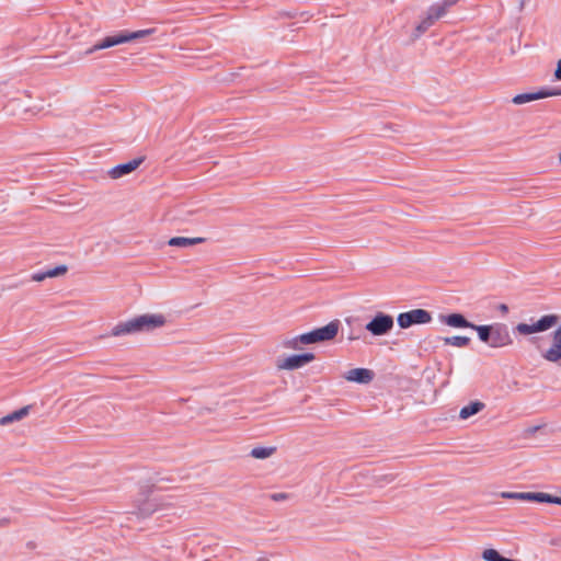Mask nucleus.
<instances>
[{
  "mask_svg": "<svg viewBox=\"0 0 561 561\" xmlns=\"http://www.w3.org/2000/svg\"><path fill=\"white\" fill-rule=\"evenodd\" d=\"M541 356L551 363L561 360V327L554 330L552 333V344L548 350L541 352Z\"/></svg>",
  "mask_w": 561,
  "mask_h": 561,
  "instance_id": "9b49d317",
  "label": "nucleus"
},
{
  "mask_svg": "<svg viewBox=\"0 0 561 561\" xmlns=\"http://www.w3.org/2000/svg\"><path fill=\"white\" fill-rule=\"evenodd\" d=\"M312 353L295 354L284 358H277L275 366L278 370H295L314 360Z\"/></svg>",
  "mask_w": 561,
  "mask_h": 561,
  "instance_id": "0eeeda50",
  "label": "nucleus"
},
{
  "mask_svg": "<svg viewBox=\"0 0 561 561\" xmlns=\"http://www.w3.org/2000/svg\"><path fill=\"white\" fill-rule=\"evenodd\" d=\"M554 77L558 80H561V59L557 64V69L554 71Z\"/></svg>",
  "mask_w": 561,
  "mask_h": 561,
  "instance_id": "c85d7f7f",
  "label": "nucleus"
},
{
  "mask_svg": "<svg viewBox=\"0 0 561 561\" xmlns=\"http://www.w3.org/2000/svg\"><path fill=\"white\" fill-rule=\"evenodd\" d=\"M204 241H205V239L201 238V237H196V238L173 237L168 241V244L170 247L188 248V247H193V245L203 243Z\"/></svg>",
  "mask_w": 561,
  "mask_h": 561,
  "instance_id": "dca6fc26",
  "label": "nucleus"
},
{
  "mask_svg": "<svg viewBox=\"0 0 561 561\" xmlns=\"http://www.w3.org/2000/svg\"><path fill=\"white\" fill-rule=\"evenodd\" d=\"M536 502H539V503H551V504L561 505V497L560 496L550 495V494L543 493V492H537Z\"/></svg>",
  "mask_w": 561,
  "mask_h": 561,
  "instance_id": "4be33fe9",
  "label": "nucleus"
},
{
  "mask_svg": "<svg viewBox=\"0 0 561 561\" xmlns=\"http://www.w3.org/2000/svg\"><path fill=\"white\" fill-rule=\"evenodd\" d=\"M442 321L451 328H469L473 327L472 322H469L460 313H450L442 318Z\"/></svg>",
  "mask_w": 561,
  "mask_h": 561,
  "instance_id": "4468645a",
  "label": "nucleus"
},
{
  "mask_svg": "<svg viewBox=\"0 0 561 561\" xmlns=\"http://www.w3.org/2000/svg\"><path fill=\"white\" fill-rule=\"evenodd\" d=\"M47 277H46V272H39V273H34L32 276H31V279L33 282H43L45 280Z\"/></svg>",
  "mask_w": 561,
  "mask_h": 561,
  "instance_id": "a878e982",
  "label": "nucleus"
},
{
  "mask_svg": "<svg viewBox=\"0 0 561 561\" xmlns=\"http://www.w3.org/2000/svg\"><path fill=\"white\" fill-rule=\"evenodd\" d=\"M445 345H451L456 347H466L470 343V339L468 336H447L442 339Z\"/></svg>",
  "mask_w": 561,
  "mask_h": 561,
  "instance_id": "aec40b11",
  "label": "nucleus"
},
{
  "mask_svg": "<svg viewBox=\"0 0 561 561\" xmlns=\"http://www.w3.org/2000/svg\"><path fill=\"white\" fill-rule=\"evenodd\" d=\"M500 310H501L502 312H507L508 308H507V306H506V305L502 304V305H500Z\"/></svg>",
  "mask_w": 561,
  "mask_h": 561,
  "instance_id": "c756f323",
  "label": "nucleus"
},
{
  "mask_svg": "<svg viewBox=\"0 0 561 561\" xmlns=\"http://www.w3.org/2000/svg\"><path fill=\"white\" fill-rule=\"evenodd\" d=\"M141 162H142V159L139 158V159L130 160L126 163L118 164L108 171V175L112 179H119V178L125 176V175L131 173L133 171H135L140 165Z\"/></svg>",
  "mask_w": 561,
  "mask_h": 561,
  "instance_id": "ddd939ff",
  "label": "nucleus"
},
{
  "mask_svg": "<svg viewBox=\"0 0 561 561\" xmlns=\"http://www.w3.org/2000/svg\"><path fill=\"white\" fill-rule=\"evenodd\" d=\"M501 497L508 500L530 501L536 502L537 492H502Z\"/></svg>",
  "mask_w": 561,
  "mask_h": 561,
  "instance_id": "a211bd4d",
  "label": "nucleus"
},
{
  "mask_svg": "<svg viewBox=\"0 0 561 561\" xmlns=\"http://www.w3.org/2000/svg\"><path fill=\"white\" fill-rule=\"evenodd\" d=\"M271 497H272L273 501L278 502V501L287 500L288 495L286 493H274V494H272Z\"/></svg>",
  "mask_w": 561,
  "mask_h": 561,
  "instance_id": "bb28decb",
  "label": "nucleus"
},
{
  "mask_svg": "<svg viewBox=\"0 0 561 561\" xmlns=\"http://www.w3.org/2000/svg\"><path fill=\"white\" fill-rule=\"evenodd\" d=\"M558 321L559 317L557 314H546L531 324L518 323L515 329L522 335H530L553 328Z\"/></svg>",
  "mask_w": 561,
  "mask_h": 561,
  "instance_id": "39448f33",
  "label": "nucleus"
},
{
  "mask_svg": "<svg viewBox=\"0 0 561 561\" xmlns=\"http://www.w3.org/2000/svg\"><path fill=\"white\" fill-rule=\"evenodd\" d=\"M344 378L350 382L366 385L374 379V373L367 368H353L344 375Z\"/></svg>",
  "mask_w": 561,
  "mask_h": 561,
  "instance_id": "f8f14e48",
  "label": "nucleus"
},
{
  "mask_svg": "<svg viewBox=\"0 0 561 561\" xmlns=\"http://www.w3.org/2000/svg\"><path fill=\"white\" fill-rule=\"evenodd\" d=\"M153 512H154V507H152V506L139 508V514L141 516H148V515H150Z\"/></svg>",
  "mask_w": 561,
  "mask_h": 561,
  "instance_id": "cd10ccee",
  "label": "nucleus"
},
{
  "mask_svg": "<svg viewBox=\"0 0 561 561\" xmlns=\"http://www.w3.org/2000/svg\"><path fill=\"white\" fill-rule=\"evenodd\" d=\"M445 15L444 8H439L436 3L431 5L425 15L421 19L420 23L415 26L414 38L420 37L425 33L434 23Z\"/></svg>",
  "mask_w": 561,
  "mask_h": 561,
  "instance_id": "6e6552de",
  "label": "nucleus"
},
{
  "mask_svg": "<svg viewBox=\"0 0 561 561\" xmlns=\"http://www.w3.org/2000/svg\"><path fill=\"white\" fill-rule=\"evenodd\" d=\"M431 320V313L424 309H413L407 312H401L397 318L398 325L401 329H408L414 324H425Z\"/></svg>",
  "mask_w": 561,
  "mask_h": 561,
  "instance_id": "423d86ee",
  "label": "nucleus"
},
{
  "mask_svg": "<svg viewBox=\"0 0 561 561\" xmlns=\"http://www.w3.org/2000/svg\"><path fill=\"white\" fill-rule=\"evenodd\" d=\"M356 339H357V337H355V336H350V337H348V340H350V341H353V340H356Z\"/></svg>",
  "mask_w": 561,
  "mask_h": 561,
  "instance_id": "2f4dec72",
  "label": "nucleus"
},
{
  "mask_svg": "<svg viewBox=\"0 0 561 561\" xmlns=\"http://www.w3.org/2000/svg\"><path fill=\"white\" fill-rule=\"evenodd\" d=\"M483 409H484V403L483 402H480V401L471 402L468 405H465L463 408L460 409L459 417L461 420H467L470 416L479 413Z\"/></svg>",
  "mask_w": 561,
  "mask_h": 561,
  "instance_id": "f3484780",
  "label": "nucleus"
},
{
  "mask_svg": "<svg viewBox=\"0 0 561 561\" xmlns=\"http://www.w3.org/2000/svg\"><path fill=\"white\" fill-rule=\"evenodd\" d=\"M502 557L503 556H501L497 550L492 549V548L485 549L482 552V558L485 561H500L502 559Z\"/></svg>",
  "mask_w": 561,
  "mask_h": 561,
  "instance_id": "b1692460",
  "label": "nucleus"
},
{
  "mask_svg": "<svg viewBox=\"0 0 561 561\" xmlns=\"http://www.w3.org/2000/svg\"><path fill=\"white\" fill-rule=\"evenodd\" d=\"M30 409H31L30 405H25V407L16 410V411H13V412L7 414L3 417H0V425L1 426H5V425H9L11 423L21 421L22 419H24L25 416L28 415Z\"/></svg>",
  "mask_w": 561,
  "mask_h": 561,
  "instance_id": "2eb2a0df",
  "label": "nucleus"
},
{
  "mask_svg": "<svg viewBox=\"0 0 561 561\" xmlns=\"http://www.w3.org/2000/svg\"><path fill=\"white\" fill-rule=\"evenodd\" d=\"M339 332V322L331 321L322 328L283 340L282 346L286 350H302L304 345L333 340Z\"/></svg>",
  "mask_w": 561,
  "mask_h": 561,
  "instance_id": "f03ea898",
  "label": "nucleus"
},
{
  "mask_svg": "<svg viewBox=\"0 0 561 561\" xmlns=\"http://www.w3.org/2000/svg\"><path fill=\"white\" fill-rule=\"evenodd\" d=\"M394 320L393 317L385 313V312H377L369 322L366 323L365 329L373 335V336H382L393 329Z\"/></svg>",
  "mask_w": 561,
  "mask_h": 561,
  "instance_id": "20e7f679",
  "label": "nucleus"
},
{
  "mask_svg": "<svg viewBox=\"0 0 561 561\" xmlns=\"http://www.w3.org/2000/svg\"><path fill=\"white\" fill-rule=\"evenodd\" d=\"M470 329L476 330L480 341L489 345L493 325H477L473 323V327H470Z\"/></svg>",
  "mask_w": 561,
  "mask_h": 561,
  "instance_id": "6ab92c4d",
  "label": "nucleus"
},
{
  "mask_svg": "<svg viewBox=\"0 0 561 561\" xmlns=\"http://www.w3.org/2000/svg\"><path fill=\"white\" fill-rule=\"evenodd\" d=\"M165 317L161 313H145L116 323L108 333L110 336L121 337L126 335L148 333L165 324Z\"/></svg>",
  "mask_w": 561,
  "mask_h": 561,
  "instance_id": "f257e3e1",
  "label": "nucleus"
},
{
  "mask_svg": "<svg viewBox=\"0 0 561 561\" xmlns=\"http://www.w3.org/2000/svg\"><path fill=\"white\" fill-rule=\"evenodd\" d=\"M561 95L560 89H543L538 92L522 93L513 98L512 102L516 105H522L536 100Z\"/></svg>",
  "mask_w": 561,
  "mask_h": 561,
  "instance_id": "9d476101",
  "label": "nucleus"
},
{
  "mask_svg": "<svg viewBox=\"0 0 561 561\" xmlns=\"http://www.w3.org/2000/svg\"><path fill=\"white\" fill-rule=\"evenodd\" d=\"M559 160H560V162H561V152H560V156H559Z\"/></svg>",
  "mask_w": 561,
  "mask_h": 561,
  "instance_id": "473e14b6",
  "label": "nucleus"
},
{
  "mask_svg": "<svg viewBox=\"0 0 561 561\" xmlns=\"http://www.w3.org/2000/svg\"><path fill=\"white\" fill-rule=\"evenodd\" d=\"M156 33V28H146L135 32L123 31L112 36H106L92 47L85 50V55H91L96 50L110 48L119 44L129 43L136 39L145 38Z\"/></svg>",
  "mask_w": 561,
  "mask_h": 561,
  "instance_id": "7ed1b4c3",
  "label": "nucleus"
},
{
  "mask_svg": "<svg viewBox=\"0 0 561 561\" xmlns=\"http://www.w3.org/2000/svg\"><path fill=\"white\" fill-rule=\"evenodd\" d=\"M459 0H442L439 2H437L436 4L439 7V8H444V13L446 14L448 9L453 5H455Z\"/></svg>",
  "mask_w": 561,
  "mask_h": 561,
  "instance_id": "393cba45",
  "label": "nucleus"
},
{
  "mask_svg": "<svg viewBox=\"0 0 561 561\" xmlns=\"http://www.w3.org/2000/svg\"><path fill=\"white\" fill-rule=\"evenodd\" d=\"M67 271H68V268L66 265H59L54 268L47 270L45 272H46L47 278H53V277H58V276L65 275L67 273Z\"/></svg>",
  "mask_w": 561,
  "mask_h": 561,
  "instance_id": "5701e85b",
  "label": "nucleus"
},
{
  "mask_svg": "<svg viewBox=\"0 0 561 561\" xmlns=\"http://www.w3.org/2000/svg\"><path fill=\"white\" fill-rule=\"evenodd\" d=\"M276 451L275 447H254L250 455L255 459H266Z\"/></svg>",
  "mask_w": 561,
  "mask_h": 561,
  "instance_id": "412c9836",
  "label": "nucleus"
},
{
  "mask_svg": "<svg viewBox=\"0 0 561 561\" xmlns=\"http://www.w3.org/2000/svg\"><path fill=\"white\" fill-rule=\"evenodd\" d=\"M513 344V337L505 324H493L489 346L492 348H503Z\"/></svg>",
  "mask_w": 561,
  "mask_h": 561,
  "instance_id": "1a4fd4ad",
  "label": "nucleus"
},
{
  "mask_svg": "<svg viewBox=\"0 0 561 561\" xmlns=\"http://www.w3.org/2000/svg\"><path fill=\"white\" fill-rule=\"evenodd\" d=\"M257 561H268V560L265 558H259Z\"/></svg>",
  "mask_w": 561,
  "mask_h": 561,
  "instance_id": "7c9ffc66",
  "label": "nucleus"
}]
</instances>
